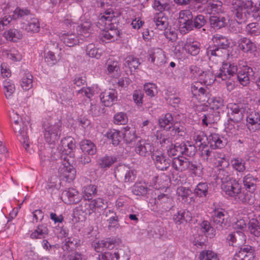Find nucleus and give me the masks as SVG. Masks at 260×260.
<instances>
[{
  "label": "nucleus",
  "mask_w": 260,
  "mask_h": 260,
  "mask_svg": "<svg viewBox=\"0 0 260 260\" xmlns=\"http://www.w3.org/2000/svg\"><path fill=\"white\" fill-rule=\"evenodd\" d=\"M115 20L114 12L111 9L107 10L99 15L96 25L103 30L101 37L103 41H114L118 36L119 30L114 23Z\"/></svg>",
  "instance_id": "1"
},
{
  "label": "nucleus",
  "mask_w": 260,
  "mask_h": 260,
  "mask_svg": "<svg viewBox=\"0 0 260 260\" xmlns=\"http://www.w3.org/2000/svg\"><path fill=\"white\" fill-rule=\"evenodd\" d=\"M218 177L221 179V187L226 195L236 199L238 197L242 203L251 204L252 202L249 198V194L247 193L242 194L241 185L234 178L229 176L228 173L222 171Z\"/></svg>",
  "instance_id": "2"
},
{
  "label": "nucleus",
  "mask_w": 260,
  "mask_h": 260,
  "mask_svg": "<svg viewBox=\"0 0 260 260\" xmlns=\"http://www.w3.org/2000/svg\"><path fill=\"white\" fill-rule=\"evenodd\" d=\"M136 175L134 170L125 165H118L114 169V176L119 182H133Z\"/></svg>",
  "instance_id": "3"
},
{
  "label": "nucleus",
  "mask_w": 260,
  "mask_h": 260,
  "mask_svg": "<svg viewBox=\"0 0 260 260\" xmlns=\"http://www.w3.org/2000/svg\"><path fill=\"white\" fill-rule=\"evenodd\" d=\"M240 1L238 2L237 8L236 9V12L235 13V16L236 20L238 23H245L247 19V15L249 14L248 12L247 7L248 6H251V11L253 12H256L258 11V7L256 6V4L253 6L252 5L253 2L252 1H248L247 4L240 6L241 5Z\"/></svg>",
  "instance_id": "4"
},
{
  "label": "nucleus",
  "mask_w": 260,
  "mask_h": 260,
  "mask_svg": "<svg viewBox=\"0 0 260 260\" xmlns=\"http://www.w3.org/2000/svg\"><path fill=\"white\" fill-rule=\"evenodd\" d=\"M60 124H50L45 125L44 137L46 142L50 144H54L57 141L60 135Z\"/></svg>",
  "instance_id": "5"
},
{
  "label": "nucleus",
  "mask_w": 260,
  "mask_h": 260,
  "mask_svg": "<svg viewBox=\"0 0 260 260\" xmlns=\"http://www.w3.org/2000/svg\"><path fill=\"white\" fill-rule=\"evenodd\" d=\"M14 124L13 127L14 132H18L19 140L27 150L29 145V139L26 132L27 125L22 121V119L19 120L18 118L14 121Z\"/></svg>",
  "instance_id": "6"
},
{
  "label": "nucleus",
  "mask_w": 260,
  "mask_h": 260,
  "mask_svg": "<svg viewBox=\"0 0 260 260\" xmlns=\"http://www.w3.org/2000/svg\"><path fill=\"white\" fill-rule=\"evenodd\" d=\"M233 260H256L254 247L249 245H245L241 247L235 254Z\"/></svg>",
  "instance_id": "7"
},
{
  "label": "nucleus",
  "mask_w": 260,
  "mask_h": 260,
  "mask_svg": "<svg viewBox=\"0 0 260 260\" xmlns=\"http://www.w3.org/2000/svg\"><path fill=\"white\" fill-rule=\"evenodd\" d=\"M151 156L158 169L164 171L167 170L170 167V159L161 151L156 150L153 152Z\"/></svg>",
  "instance_id": "8"
},
{
  "label": "nucleus",
  "mask_w": 260,
  "mask_h": 260,
  "mask_svg": "<svg viewBox=\"0 0 260 260\" xmlns=\"http://www.w3.org/2000/svg\"><path fill=\"white\" fill-rule=\"evenodd\" d=\"M228 116L231 121L238 122L243 117L244 109L238 104L230 103L228 105Z\"/></svg>",
  "instance_id": "9"
},
{
  "label": "nucleus",
  "mask_w": 260,
  "mask_h": 260,
  "mask_svg": "<svg viewBox=\"0 0 260 260\" xmlns=\"http://www.w3.org/2000/svg\"><path fill=\"white\" fill-rule=\"evenodd\" d=\"M153 150L152 145L148 140L141 139L139 140L135 146V152L142 156H148Z\"/></svg>",
  "instance_id": "10"
},
{
  "label": "nucleus",
  "mask_w": 260,
  "mask_h": 260,
  "mask_svg": "<svg viewBox=\"0 0 260 260\" xmlns=\"http://www.w3.org/2000/svg\"><path fill=\"white\" fill-rule=\"evenodd\" d=\"M61 198L62 201L67 204H77L81 200L78 192L72 188L64 190Z\"/></svg>",
  "instance_id": "11"
},
{
  "label": "nucleus",
  "mask_w": 260,
  "mask_h": 260,
  "mask_svg": "<svg viewBox=\"0 0 260 260\" xmlns=\"http://www.w3.org/2000/svg\"><path fill=\"white\" fill-rule=\"evenodd\" d=\"M59 37L63 43L70 47H74L79 43V34L62 31L60 32Z\"/></svg>",
  "instance_id": "12"
},
{
  "label": "nucleus",
  "mask_w": 260,
  "mask_h": 260,
  "mask_svg": "<svg viewBox=\"0 0 260 260\" xmlns=\"http://www.w3.org/2000/svg\"><path fill=\"white\" fill-rule=\"evenodd\" d=\"M60 176L66 179L67 181H73L76 176V170L73 166L68 162L63 164L59 168Z\"/></svg>",
  "instance_id": "13"
},
{
  "label": "nucleus",
  "mask_w": 260,
  "mask_h": 260,
  "mask_svg": "<svg viewBox=\"0 0 260 260\" xmlns=\"http://www.w3.org/2000/svg\"><path fill=\"white\" fill-rule=\"evenodd\" d=\"M192 16L189 10L182 11L179 13V22L180 26L186 28L187 31L192 29L193 25L192 23Z\"/></svg>",
  "instance_id": "14"
},
{
  "label": "nucleus",
  "mask_w": 260,
  "mask_h": 260,
  "mask_svg": "<svg viewBox=\"0 0 260 260\" xmlns=\"http://www.w3.org/2000/svg\"><path fill=\"white\" fill-rule=\"evenodd\" d=\"M149 59L158 66H161L167 62L165 52L160 48L153 49L149 54Z\"/></svg>",
  "instance_id": "15"
},
{
  "label": "nucleus",
  "mask_w": 260,
  "mask_h": 260,
  "mask_svg": "<svg viewBox=\"0 0 260 260\" xmlns=\"http://www.w3.org/2000/svg\"><path fill=\"white\" fill-rule=\"evenodd\" d=\"M237 67L234 64L229 62L223 63L220 69V73L217 75L218 78H221L222 80L231 78L237 72Z\"/></svg>",
  "instance_id": "16"
},
{
  "label": "nucleus",
  "mask_w": 260,
  "mask_h": 260,
  "mask_svg": "<svg viewBox=\"0 0 260 260\" xmlns=\"http://www.w3.org/2000/svg\"><path fill=\"white\" fill-rule=\"evenodd\" d=\"M254 75L252 68L248 66H243L237 74L239 82L243 86H246L249 83V81Z\"/></svg>",
  "instance_id": "17"
},
{
  "label": "nucleus",
  "mask_w": 260,
  "mask_h": 260,
  "mask_svg": "<svg viewBox=\"0 0 260 260\" xmlns=\"http://www.w3.org/2000/svg\"><path fill=\"white\" fill-rule=\"evenodd\" d=\"M100 99L105 106H110L117 101V93L115 89H110L102 92L100 95Z\"/></svg>",
  "instance_id": "18"
},
{
  "label": "nucleus",
  "mask_w": 260,
  "mask_h": 260,
  "mask_svg": "<svg viewBox=\"0 0 260 260\" xmlns=\"http://www.w3.org/2000/svg\"><path fill=\"white\" fill-rule=\"evenodd\" d=\"M191 213L186 210H180L173 216V220L177 224H185L191 220Z\"/></svg>",
  "instance_id": "19"
},
{
  "label": "nucleus",
  "mask_w": 260,
  "mask_h": 260,
  "mask_svg": "<svg viewBox=\"0 0 260 260\" xmlns=\"http://www.w3.org/2000/svg\"><path fill=\"white\" fill-rule=\"evenodd\" d=\"M212 220L217 229H222L226 226L228 223L224 211H215L212 216Z\"/></svg>",
  "instance_id": "20"
},
{
  "label": "nucleus",
  "mask_w": 260,
  "mask_h": 260,
  "mask_svg": "<svg viewBox=\"0 0 260 260\" xmlns=\"http://www.w3.org/2000/svg\"><path fill=\"white\" fill-rule=\"evenodd\" d=\"M189 166V161L187 158L177 156L174 157L172 160V166L176 171L182 172L188 168Z\"/></svg>",
  "instance_id": "21"
},
{
  "label": "nucleus",
  "mask_w": 260,
  "mask_h": 260,
  "mask_svg": "<svg viewBox=\"0 0 260 260\" xmlns=\"http://www.w3.org/2000/svg\"><path fill=\"white\" fill-rule=\"evenodd\" d=\"M229 244L233 246H239L245 240V236L242 232H235L230 234L227 237Z\"/></svg>",
  "instance_id": "22"
},
{
  "label": "nucleus",
  "mask_w": 260,
  "mask_h": 260,
  "mask_svg": "<svg viewBox=\"0 0 260 260\" xmlns=\"http://www.w3.org/2000/svg\"><path fill=\"white\" fill-rule=\"evenodd\" d=\"M27 23L24 26L25 30L29 33L35 34L39 31L40 29V22L38 18L32 16L26 18Z\"/></svg>",
  "instance_id": "23"
},
{
  "label": "nucleus",
  "mask_w": 260,
  "mask_h": 260,
  "mask_svg": "<svg viewBox=\"0 0 260 260\" xmlns=\"http://www.w3.org/2000/svg\"><path fill=\"white\" fill-rule=\"evenodd\" d=\"M238 47L245 53H251L256 50V46L251 40L246 37H243L238 41Z\"/></svg>",
  "instance_id": "24"
},
{
  "label": "nucleus",
  "mask_w": 260,
  "mask_h": 260,
  "mask_svg": "<svg viewBox=\"0 0 260 260\" xmlns=\"http://www.w3.org/2000/svg\"><path fill=\"white\" fill-rule=\"evenodd\" d=\"M248 128L250 131H255L260 129V115L257 113H251L247 118Z\"/></svg>",
  "instance_id": "25"
},
{
  "label": "nucleus",
  "mask_w": 260,
  "mask_h": 260,
  "mask_svg": "<svg viewBox=\"0 0 260 260\" xmlns=\"http://www.w3.org/2000/svg\"><path fill=\"white\" fill-rule=\"evenodd\" d=\"M75 148L74 139L71 137L65 138L61 141L59 149L66 154L70 153Z\"/></svg>",
  "instance_id": "26"
},
{
  "label": "nucleus",
  "mask_w": 260,
  "mask_h": 260,
  "mask_svg": "<svg viewBox=\"0 0 260 260\" xmlns=\"http://www.w3.org/2000/svg\"><path fill=\"white\" fill-rule=\"evenodd\" d=\"M222 137L215 133L211 134L207 138L210 147L214 149L221 148L224 146L225 143Z\"/></svg>",
  "instance_id": "27"
},
{
  "label": "nucleus",
  "mask_w": 260,
  "mask_h": 260,
  "mask_svg": "<svg viewBox=\"0 0 260 260\" xmlns=\"http://www.w3.org/2000/svg\"><path fill=\"white\" fill-rule=\"evenodd\" d=\"M188 148L186 147V146L185 145L181 146V145H176L171 144L168 149V153L170 156H179L180 154L190 155L191 153H188Z\"/></svg>",
  "instance_id": "28"
},
{
  "label": "nucleus",
  "mask_w": 260,
  "mask_h": 260,
  "mask_svg": "<svg viewBox=\"0 0 260 260\" xmlns=\"http://www.w3.org/2000/svg\"><path fill=\"white\" fill-rule=\"evenodd\" d=\"M211 27L218 29L225 26L226 19L221 15H212L209 19Z\"/></svg>",
  "instance_id": "29"
},
{
  "label": "nucleus",
  "mask_w": 260,
  "mask_h": 260,
  "mask_svg": "<svg viewBox=\"0 0 260 260\" xmlns=\"http://www.w3.org/2000/svg\"><path fill=\"white\" fill-rule=\"evenodd\" d=\"M116 161L117 158L115 157L105 155L100 157L97 160V164L100 168L107 170L112 166Z\"/></svg>",
  "instance_id": "30"
},
{
  "label": "nucleus",
  "mask_w": 260,
  "mask_h": 260,
  "mask_svg": "<svg viewBox=\"0 0 260 260\" xmlns=\"http://www.w3.org/2000/svg\"><path fill=\"white\" fill-rule=\"evenodd\" d=\"M207 10L212 14L213 15H215V14L220 15V14L222 13L223 11L222 3L219 1L214 0L209 2L208 3Z\"/></svg>",
  "instance_id": "31"
},
{
  "label": "nucleus",
  "mask_w": 260,
  "mask_h": 260,
  "mask_svg": "<svg viewBox=\"0 0 260 260\" xmlns=\"http://www.w3.org/2000/svg\"><path fill=\"white\" fill-rule=\"evenodd\" d=\"M82 151L88 155H93L96 152V148L94 144L88 140H82L80 143Z\"/></svg>",
  "instance_id": "32"
},
{
  "label": "nucleus",
  "mask_w": 260,
  "mask_h": 260,
  "mask_svg": "<svg viewBox=\"0 0 260 260\" xmlns=\"http://www.w3.org/2000/svg\"><path fill=\"white\" fill-rule=\"evenodd\" d=\"M62 104L66 106L72 105L73 93L68 88H63L58 93Z\"/></svg>",
  "instance_id": "33"
},
{
  "label": "nucleus",
  "mask_w": 260,
  "mask_h": 260,
  "mask_svg": "<svg viewBox=\"0 0 260 260\" xmlns=\"http://www.w3.org/2000/svg\"><path fill=\"white\" fill-rule=\"evenodd\" d=\"M153 21L159 29L163 30L168 27V18L162 13H156L154 16Z\"/></svg>",
  "instance_id": "34"
},
{
  "label": "nucleus",
  "mask_w": 260,
  "mask_h": 260,
  "mask_svg": "<svg viewBox=\"0 0 260 260\" xmlns=\"http://www.w3.org/2000/svg\"><path fill=\"white\" fill-rule=\"evenodd\" d=\"M4 37L9 41L17 42L23 37L22 32L16 29H10L4 33Z\"/></svg>",
  "instance_id": "35"
},
{
  "label": "nucleus",
  "mask_w": 260,
  "mask_h": 260,
  "mask_svg": "<svg viewBox=\"0 0 260 260\" xmlns=\"http://www.w3.org/2000/svg\"><path fill=\"white\" fill-rule=\"evenodd\" d=\"M257 179L253 177L251 174H248L243 178V184L245 188L249 192H253L256 187Z\"/></svg>",
  "instance_id": "36"
},
{
  "label": "nucleus",
  "mask_w": 260,
  "mask_h": 260,
  "mask_svg": "<svg viewBox=\"0 0 260 260\" xmlns=\"http://www.w3.org/2000/svg\"><path fill=\"white\" fill-rule=\"evenodd\" d=\"M224 49L216 46H210L207 49V54L210 59L215 57H221L225 54Z\"/></svg>",
  "instance_id": "37"
},
{
  "label": "nucleus",
  "mask_w": 260,
  "mask_h": 260,
  "mask_svg": "<svg viewBox=\"0 0 260 260\" xmlns=\"http://www.w3.org/2000/svg\"><path fill=\"white\" fill-rule=\"evenodd\" d=\"M199 78L200 82L206 85H211L215 80V76L210 71L203 72L201 74H200Z\"/></svg>",
  "instance_id": "38"
},
{
  "label": "nucleus",
  "mask_w": 260,
  "mask_h": 260,
  "mask_svg": "<svg viewBox=\"0 0 260 260\" xmlns=\"http://www.w3.org/2000/svg\"><path fill=\"white\" fill-rule=\"evenodd\" d=\"M86 54L90 57H94L97 59L100 58L102 55V52L93 43L89 44L86 46Z\"/></svg>",
  "instance_id": "39"
},
{
  "label": "nucleus",
  "mask_w": 260,
  "mask_h": 260,
  "mask_svg": "<svg viewBox=\"0 0 260 260\" xmlns=\"http://www.w3.org/2000/svg\"><path fill=\"white\" fill-rule=\"evenodd\" d=\"M200 44L199 42H186L184 45L185 50L192 55H197L200 51Z\"/></svg>",
  "instance_id": "40"
},
{
  "label": "nucleus",
  "mask_w": 260,
  "mask_h": 260,
  "mask_svg": "<svg viewBox=\"0 0 260 260\" xmlns=\"http://www.w3.org/2000/svg\"><path fill=\"white\" fill-rule=\"evenodd\" d=\"M212 40L215 44L214 46L221 47L222 49H226L229 46V40L222 35L216 34L213 36Z\"/></svg>",
  "instance_id": "41"
},
{
  "label": "nucleus",
  "mask_w": 260,
  "mask_h": 260,
  "mask_svg": "<svg viewBox=\"0 0 260 260\" xmlns=\"http://www.w3.org/2000/svg\"><path fill=\"white\" fill-rule=\"evenodd\" d=\"M123 134L120 131L112 129L107 133V137L112 141L114 145H118L122 138Z\"/></svg>",
  "instance_id": "42"
},
{
  "label": "nucleus",
  "mask_w": 260,
  "mask_h": 260,
  "mask_svg": "<svg viewBox=\"0 0 260 260\" xmlns=\"http://www.w3.org/2000/svg\"><path fill=\"white\" fill-rule=\"evenodd\" d=\"M48 234V229L44 225L41 224L30 234L32 239H42Z\"/></svg>",
  "instance_id": "43"
},
{
  "label": "nucleus",
  "mask_w": 260,
  "mask_h": 260,
  "mask_svg": "<svg viewBox=\"0 0 260 260\" xmlns=\"http://www.w3.org/2000/svg\"><path fill=\"white\" fill-rule=\"evenodd\" d=\"M107 71L108 74L114 77H117L120 76V71L118 62L116 61H110L108 63L107 66Z\"/></svg>",
  "instance_id": "44"
},
{
  "label": "nucleus",
  "mask_w": 260,
  "mask_h": 260,
  "mask_svg": "<svg viewBox=\"0 0 260 260\" xmlns=\"http://www.w3.org/2000/svg\"><path fill=\"white\" fill-rule=\"evenodd\" d=\"M173 120L172 115L170 113H167L164 117L159 119L158 123L160 127L168 129L171 127Z\"/></svg>",
  "instance_id": "45"
},
{
  "label": "nucleus",
  "mask_w": 260,
  "mask_h": 260,
  "mask_svg": "<svg viewBox=\"0 0 260 260\" xmlns=\"http://www.w3.org/2000/svg\"><path fill=\"white\" fill-rule=\"evenodd\" d=\"M208 192V185L206 182L199 183L194 189V193L199 197H205Z\"/></svg>",
  "instance_id": "46"
},
{
  "label": "nucleus",
  "mask_w": 260,
  "mask_h": 260,
  "mask_svg": "<svg viewBox=\"0 0 260 260\" xmlns=\"http://www.w3.org/2000/svg\"><path fill=\"white\" fill-rule=\"evenodd\" d=\"M245 31L248 35L251 37L258 36L260 34V26L256 23H251L247 25Z\"/></svg>",
  "instance_id": "47"
},
{
  "label": "nucleus",
  "mask_w": 260,
  "mask_h": 260,
  "mask_svg": "<svg viewBox=\"0 0 260 260\" xmlns=\"http://www.w3.org/2000/svg\"><path fill=\"white\" fill-rule=\"evenodd\" d=\"M110 216L108 221L109 222L108 228L110 230L112 229H116L118 228V218L117 216L115 213L112 210H109V212L106 213V216Z\"/></svg>",
  "instance_id": "48"
},
{
  "label": "nucleus",
  "mask_w": 260,
  "mask_h": 260,
  "mask_svg": "<svg viewBox=\"0 0 260 260\" xmlns=\"http://www.w3.org/2000/svg\"><path fill=\"white\" fill-rule=\"evenodd\" d=\"M81 210L86 214L90 215L93 212H95V205L93 204L92 201H85V203H82L80 205Z\"/></svg>",
  "instance_id": "49"
},
{
  "label": "nucleus",
  "mask_w": 260,
  "mask_h": 260,
  "mask_svg": "<svg viewBox=\"0 0 260 260\" xmlns=\"http://www.w3.org/2000/svg\"><path fill=\"white\" fill-rule=\"evenodd\" d=\"M153 8L159 13L170 9L169 5L165 0H154Z\"/></svg>",
  "instance_id": "50"
},
{
  "label": "nucleus",
  "mask_w": 260,
  "mask_h": 260,
  "mask_svg": "<svg viewBox=\"0 0 260 260\" xmlns=\"http://www.w3.org/2000/svg\"><path fill=\"white\" fill-rule=\"evenodd\" d=\"M248 229L251 233L255 236H260V225L257 220L252 219L248 223Z\"/></svg>",
  "instance_id": "51"
},
{
  "label": "nucleus",
  "mask_w": 260,
  "mask_h": 260,
  "mask_svg": "<svg viewBox=\"0 0 260 260\" xmlns=\"http://www.w3.org/2000/svg\"><path fill=\"white\" fill-rule=\"evenodd\" d=\"M21 85L25 90H28L31 88L32 86V75L29 73L25 74L22 78Z\"/></svg>",
  "instance_id": "52"
},
{
  "label": "nucleus",
  "mask_w": 260,
  "mask_h": 260,
  "mask_svg": "<svg viewBox=\"0 0 260 260\" xmlns=\"http://www.w3.org/2000/svg\"><path fill=\"white\" fill-rule=\"evenodd\" d=\"M140 63L138 58L128 56L125 59V66L128 67L131 71L135 70L140 65Z\"/></svg>",
  "instance_id": "53"
},
{
  "label": "nucleus",
  "mask_w": 260,
  "mask_h": 260,
  "mask_svg": "<svg viewBox=\"0 0 260 260\" xmlns=\"http://www.w3.org/2000/svg\"><path fill=\"white\" fill-rule=\"evenodd\" d=\"M171 135L169 133L161 134L160 136L157 139L159 140V142L162 147H166L168 148L170 147L171 144H172L173 138L171 137Z\"/></svg>",
  "instance_id": "54"
},
{
  "label": "nucleus",
  "mask_w": 260,
  "mask_h": 260,
  "mask_svg": "<svg viewBox=\"0 0 260 260\" xmlns=\"http://www.w3.org/2000/svg\"><path fill=\"white\" fill-rule=\"evenodd\" d=\"M200 83L196 82L191 85V90L193 96H200L206 93V89L201 86Z\"/></svg>",
  "instance_id": "55"
},
{
  "label": "nucleus",
  "mask_w": 260,
  "mask_h": 260,
  "mask_svg": "<svg viewBox=\"0 0 260 260\" xmlns=\"http://www.w3.org/2000/svg\"><path fill=\"white\" fill-rule=\"evenodd\" d=\"M147 190L146 186L140 183H136L133 188V192L136 196H144L147 193Z\"/></svg>",
  "instance_id": "56"
},
{
  "label": "nucleus",
  "mask_w": 260,
  "mask_h": 260,
  "mask_svg": "<svg viewBox=\"0 0 260 260\" xmlns=\"http://www.w3.org/2000/svg\"><path fill=\"white\" fill-rule=\"evenodd\" d=\"M91 28V24L90 23L86 22L78 26L77 30L79 33L80 35L87 37L89 36Z\"/></svg>",
  "instance_id": "57"
},
{
  "label": "nucleus",
  "mask_w": 260,
  "mask_h": 260,
  "mask_svg": "<svg viewBox=\"0 0 260 260\" xmlns=\"http://www.w3.org/2000/svg\"><path fill=\"white\" fill-rule=\"evenodd\" d=\"M199 258L200 260H219L217 255L210 250L202 251Z\"/></svg>",
  "instance_id": "58"
},
{
  "label": "nucleus",
  "mask_w": 260,
  "mask_h": 260,
  "mask_svg": "<svg viewBox=\"0 0 260 260\" xmlns=\"http://www.w3.org/2000/svg\"><path fill=\"white\" fill-rule=\"evenodd\" d=\"M96 193V186L94 185H89L85 187L84 197L87 200L90 199L93 195Z\"/></svg>",
  "instance_id": "59"
},
{
  "label": "nucleus",
  "mask_w": 260,
  "mask_h": 260,
  "mask_svg": "<svg viewBox=\"0 0 260 260\" xmlns=\"http://www.w3.org/2000/svg\"><path fill=\"white\" fill-rule=\"evenodd\" d=\"M30 13V11L28 10H23L19 8L16 9L12 15V17L13 19H17L21 18H24L25 17L28 16Z\"/></svg>",
  "instance_id": "60"
},
{
  "label": "nucleus",
  "mask_w": 260,
  "mask_h": 260,
  "mask_svg": "<svg viewBox=\"0 0 260 260\" xmlns=\"http://www.w3.org/2000/svg\"><path fill=\"white\" fill-rule=\"evenodd\" d=\"M144 94L141 90H135L133 94V99L135 104L138 107H141L143 105V98Z\"/></svg>",
  "instance_id": "61"
},
{
  "label": "nucleus",
  "mask_w": 260,
  "mask_h": 260,
  "mask_svg": "<svg viewBox=\"0 0 260 260\" xmlns=\"http://www.w3.org/2000/svg\"><path fill=\"white\" fill-rule=\"evenodd\" d=\"M123 135H124L123 138L125 141L129 144L134 142L137 138L135 131H129V129H127V127L125 128V132L123 134Z\"/></svg>",
  "instance_id": "62"
},
{
  "label": "nucleus",
  "mask_w": 260,
  "mask_h": 260,
  "mask_svg": "<svg viewBox=\"0 0 260 260\" xmlns=\"http://www.w3.org/2000/svg\"><path fill=\"white\" fill-rule=\"evenodd\" d=\"M127 121L126 115L122 112L117 113L114 117L113 122L116 124H125Z\"/></svg>",
  "instance_id": "63"
},
{
  "label": "nucleus",
  "mask_w": 260,
  "mask_h": 260,
  "mask_svg": "<svg viewBox=\"0 0 260 260\" xmlns=\"http://www.w3.org/2000/svg\"><path fill=\"white\" fill-rule=\"evenodd\" d=\"M191 172L197 176H201L203 174V167L201 164H193L189 161L188 168Z\"/></svg>",
  "instance_id": "64"
}]
</instances>
